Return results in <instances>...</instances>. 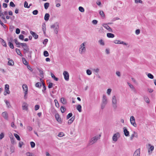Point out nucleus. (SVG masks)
Returning <instances> with one entry per match:
<instances>
[{"label": "nucleus", "mask_w": 156, "mask_h": 156, "mask_svg": "<svg viewBox=\"0 0 156 156\" xmlns=\"http://www.w3.org/2000/svg\"><path fill=\"white\" fill-rule=\"evenodd\" d=\"M107 36L109 38H113L115 37V35L111 33H108Z\"/></svg>", "instance_id": "5701e85b"}, {"label": "nucleus", "mask_w": 156, "mask_h": 156, "mask_svg": "<svg viewBox=\"0 0 156 156\" xmlns=\"http://www.w3.org/2000/svg\"><path fill=\"white\" fill-rule=\"evenodd\" d=\"M49 6V3L48 2H46L44 4V9H47Z\"/></svg>", "instance_id": "cd10ccee"}, {"label": "nucleus", "mask_w": 156, "mask_h": 156, "mask_svg": "<svg viewBox=\"0 0 156 156\" xmlns=\"http://www.w3.org/2000/svg\"><path fill=\"white\" fill-rule=\"evenodd\" d=\"M50 17V15L48 13H46L45 14L44 17V19L45 21H48Z\"/></svg>", "instance_id": "4be33fe9"}, {"label": "nucleus", "mask_w": 156, "mask_h": 156, "mask_svg": "<svg viewBox=\"0 0 156 156\" xmlns=\"http://www.w3.org/2000/svg\"><path fill=\"white\" fill-rule=\"evenodd\" d=\"M130 122L131 124L134 127H136V124L135 122L134 117L132 116L130 118Z\"/></svg>", "instance_id": "1a4fd4ad"}, {"label": "nucleus", "mask_w": 156, "mask_h": 156, "mask_svg": "<svg viewBox=\"0 0 156 156\" xmlns=\"http://www.w3.org/2000/svg\"><path fill=\"white\" fill-rule=\"evenodd\" d=\"M23 90L25 91L24 93V99H26L27 98V94L28 92V87L27 86L26 84H23Z\"/></svg>", "instance_id": "423d86ee"}, {"label": "nucleus", "mask_w": 156, "mask_h": 156, "mask_svg": "<svg viewBox=\"0 0 156 156\" xmlns=\"http://www.w3.org/2000/svg\"><path fill=\"white\" fill-rule=\"evenodd\" d=\"M39 71L40 73V76L42 78H44V73L42 69H37Z\"/></svg>", "instance_id": "412c9836"}, {"label": "nucleus", "mask_w": 156, "mask_h": 156, "mask_svg": "<svg viewBox=\"0 0 156 156\" xmlns=\"http://www.w3.org/2000/svg\"><path fill=\"white\" fill-rule=\"evenodd\" d=\"M0 24L1 25L5 28L6 27V26L1 21V20L0 19Z\"/></svg>", "instance_id": "6e6d98bb"}, {"label": "nucleus", "mask_w": 156, "mask_h": 156, "mask_svg": "<svg viewBox=\"0 0 156 156\" xmlns=\"http://www.w3.org/2000/svg\"><path fill=\"white\" fill-rule=\"evenodd\" d=\"M35 86L38 88H40L41 87V83L38 82L36 84Z\"/></svg>", "instance_id": "c9c22d12"}, {"label": "nucleus", "mask_w": 156, "mask_h": 156, "mask_svg": "<svg viewBox=\"0 0 156 156\" xmlns=\"http://www.w3.org/2000/svg\"><path fill=\"white\" fill-rule=\"evenodd\" d=\"M14 136L18 140H20V136L17 134L14 133Z\"/></svg>", "instance_id": "e433bc0d"}, {"label": "nucleus", "mask_w": 156, "mask_h": 156, "mask_svg": "<svg viewBox=\"0 0 156 156\" xmlns=\"http://www.w3.org/2000/svg\"><path fill=\"white\" fill-rule=\"evenodd\" d=\"M22 59L23 64L27 66L28 65V62L24 58H22Z\"/></svg>", "instance_id": "393cba45"}, {"label": "nucleus", "mask_w": 156, "mask_h": 156, "mask_svg": "<svg viewBox=\"0 0 156 156\" xmlns=\"http://www.w3.org/2000/svg\"><path fill=\"white\" fill-rule=\"evenodd\" d=\"M123 132L125 135L126 136H129V132L127 129V128L126 127H124L123 128Z\"/></svg>", "instance_id": "4468645a"}, {"label": "nucleus", "mask_w": 156, "mask_h": 156, "mask_svg": "<svg viewBox=\"0 0 156 156\" xmlns=\"http://www.w3.org/2000/svg\"><path fill=\"white\" fill-rule=\"evenodd\" d=\"M14 64V61L12 59L9 60L8 61V65L9 66H13Z\"/></svg>", "instance_id": "b1692460"}, {"label": "nucleus", "mask_w": 156, "mask_h": 156, "mask_svg": "<svg viewBox=\"0 0 156 156\" xmlns=\"http://www.w3.org/2000/svg\"><path fill=\"white\" fill-rule=\"evenodd\" d=\"M48 40L47 39H45L44 40V41H43V43L44 44H46L47 43V42H48Z\"/></svg>", "instance_id": "69168bd1"}, {"label": "nucleus", "mask_w": 156, "mask_h": 156, "mask_svg": "<svg viewBox=\"0 0 156 156\" xmlns=\"http://www.w3.org/2000/svg\"><path fill=\"white\" fill-rule=\"evenodd\" d=\"M22 108L23 110H27L28 109V105L26 103H24L22 105Z\"/></svg>", "instance_id": "aec40b11"}, {"label": "nucleus", "mask_w": 156, "mask_h": 156, "mask_svg": "<svg viewBox=\"0 0 156 156\" xmlns=\"http://www.w3.org/2000/svg\"><path fill=\"white\" fill-rule=\"evenodd\" d=\"M86 42H85L81 44L80 46L79 51L80 54H82L85 53L86 51Z\"/></svg>", "instance_id": "f257e3e1"}, {"label": "nucleus", "mask_w": 156, "mask_h": 156, "mask_svg": "<svg viewBox=\"0 0 156 156\" xmlns=\"http://www.w3.org/2000/svg\"><path fill=\"white\" fill-rule=\"evenodd\" d=\"M24 36L23 35H20L19 36V38L20 39L23 40L24 39Z\"/></svg>", "instance_id": "0e129e2a"}, {"label": "nucleus", "mask_w": 156, "mask_h": 156, "mask_svg": "<svg viewBox=\"0 0 156 156\" xmlns=\"http://www.w3.org/2000/svg\"><path fill=\"white\" fill-rule=\"evenodd\" d=\"M16 52L17 53V54L20 55L21 56H23L21 54V53L20 51V50L19 49H18V48H16Z\"/></svg>", "instance_id": "a878e982"}, {"label": "nucleus", "mask_w": 156, "mask_h": 156, "mask_svg": "<svg viewBox=\"0 0 156 156\" xmlns=\"http://www.w3.org/2000/svg\"><path fill=\"white\" fill-rule=\"evenodd\" d=\"M38 11L37 10H35L33 11L32 13L34 15H36L38 14Z\"/></svg>", "instance_id": "5fc2aeb1"}, {"label": "nucleus", "mask_w": 156, "mask_h": 156, "mask_svg": "<svg viewBox=\"0 0 156 156\" xmlns=\"http://www.w3.org/2000/svg\"><path fill=\"white\" fill-rule=\"evenodd\" d=\"M114 42L116 44H120V41L119 40H115L114 41Z\"/></svg>", "instance_id": "864d4df0"}, {"label": "nucleus", "mask_w": 156, "mask_h": 156, "mask_svg": "<svg viewBox=\"0 0 156 156\" xmlns=\"http://www.w3.org/2000/svg\"><path fill=\"white\" fill-rule=\"evenodd\" d=\"M86 73L87 75H90L92 74V72L90 70L88 69L86 70Z\"/></svg>", "instance_id": "58836bf2"}, {"label": "nucleus", "mask_w": 156, "mask_h": 156, "mask_svg": "<svg viewBox=\"0 0 156 156\" xmlns=\"http://www.w3.org/2000/svg\"><path fill=\"white\" fill-rule=\"evenodd\" d=\"M111 90H112L110 89H108L107 90V93L108 95H110L111 93Z\"/></svg>", "instance_id": "052dcab7"}, {"label": "nucleus", "mask_w": 156, "mask_h": 156, "mask_svg": "<svg viewBox=\"0 0 156 156\" xmlns=\"http://www.w3.org/2000/svg\"><path fill=\"white\" fill-rule=\"evenodd\" d=\"M61 101L63 104L65 105L66 103V99L63 98H61Z\"/></svg>", "instance_id": "bb28decb"}, {"label": "nucleus", "mask_w": 156, "mask_h": 156, "mask_svg": "<svg viewBox=\"0 0 156 156\" xmlns=\"http://www.w3.org/2000/svg\"><path fill=\"white\" fill-rule=\"evenodd\" d=\"M140 149H138L134 152L133 156H140Z\"/></svg>", "instance_id": "ddd939ff"}, {"label": "nucleus", "mask_w": 156, "mask_h": 156, "mask_svg": "<svg viewBox=\"0 0 156 156\" xmlns=\"http://www.w3.org/2000/svg\"><path fill=\"white\" fill-rule=\"evenodd\" d=\"M5 102L7 106H8V107L9 108V106H10L9 102L7 100H5Z\"/></svg>", "instance_id": "13d9d810"}, {"label": "nucleus", "mask_w": 156, "mask_h": 156, "mask_svg": "<svg viewBox=\"0 0 156 156\" xmlns=\"http://www.w3.org/2000/svg\"><path fill=\"white\" fill-rule=\"evenodd\" d=\"M93 71H94L96 73H98L100 69L99 68H97L96 69H93Z\"/></svg>", "instance_id": "a19ab883"}, {"label": "nucleus", "mask_w": 156, "mask_h": 156, "mask_svg": "<svg viewBox=\"0 0 156 156\" xmlns=\"http://www.w3.org/2000/svg\"><path fill=\"white\" fill-rule=\"evenodd\" d=\"M61 111L62 113H64L66 111V108L63 106H61Z\"/></svg>", "instance_id": "473e14b6"}, {"label": "nucleus", "mask_w": 156, "mask_h": 156, "mask_svg": "<svg viewBox=\"0 0 156 156\" xmlns=\"http://www.w3.org/2000/svg\"><path fill=\"white\" fill-rule=\"evenodd\" d=\"M98 42L101 45H102L103 46H104L105 45L104 42L101 39V40H99L98 41Z\"/></svg>", "instance_id": "4c0bfd02"}, {"label": "nucleus", "mask_w": 156, "mask_h": 156, "mask_svg": "<svg viewBox=\"0 0 156 156\" xmlns=\"http://www.w3.org/2000/svg\"><path fill=\"white\" fill-rule=\"evenodd\" d=\"M9 5L10 6L12 7H15V4L12 2H10Z\"/></svg>", "instance_id": "603ef678"}, {"label": "nucleus", "mask_w": 156, "mask_h": 156, "mask_svg": "<svg viewBox=\"0 0 156 156\" xmlns=\"http://www.w3.org/2000/svg\"><path fill=\"white\" fill-rule=\"evenodd\" d=\"M107 103V98L106 96L104 95L103 96L102 101L101 104V108L102 109H104Z\"/></svg>", "instance_id": "f03ea898"}, {"label": "nucleus", "mask_w": 156, "mask_h": 156, "mask_svg": "<svg viewBox=\"0 0 156 156\" xmlns=\"http://www.w3.org/2000/svg\"><path fill=\"white\" fill-rule=\"evenodd\" d=\"M79 10L80 12H83L84 11V9L83 7L81 6H80L79 7Z\"/></svg>", "instance_id": "a18cd8bd"}, {"label": "nucleus", "mask_w": 156, "mask_h": 156, "mask_svg": "<svg viewBox=\"0 0 156 156\" xmlns=\"http://www.w3.org/2000/svg\"><path fill=\"white\" fill-rule=\"evenodd\" d=\"M63 75L66 81H68L69 79V75L68 72L66 71H64L63 73Z\"/></svg>", "instance_id": "9d476101"}, {"label": "nucleus", "mask_w": 156, "mask_h": 156, "mask_svg": "<svg viewBox=\"0 0 156 156\" xmlns=\"http://www.w3.org/2000/svg\"><path fill=\"white\" fill-rule=\"evenodd\" d=\"M20 30L19 28H16V33L17 34H19L20 33Z\"/></svg>", "instance_id": "774afa93"}, {"label": "nucleus", "mask_w": 156, "mask_h": 156, "mask_svg": "<svg viewBox=\"0 0 156 156\" xmlns=\"http://www.w3.org/2000/svg\"><path fill=\"white\" fill-rule=\"evenodd\" d=\"M99 14L102 17H105V14H104V12L102 11H100L99 12Z\"/></svg>", "instance_id": "09e8293b"}, {"label": "nucleus", "mask_w": 156, "mask_h": 156, "mask_svg": "<svg viewBox=\"0 0 156 156\" xmlns=\"http://www.w3.org/2000/svg\"><path fill=\"white\" fill-rule=\"evenodd\" d=\"M81 108L82 107L81 105H78L77 106L76 108L77 109L78 111L80 112H81Z\"/></svg>", "instance_id": "c756f323"}, {"label": "nucleus", "mask_w": 156, "mask_h": 156, "mask_svg": "<svg viewBox=\"0 0 156 156\" xmlns=\"http://www.w3.org/2000/svg\"><path fill=\"white\" fill-rule=\"evenodd\" d=\"M135 2L136 3H142L143 1L141 0H134Z\"/></svg>", "instance_id": "3c124183"}, {"label": "nucleus", "mask_w": 156, "mask_h": 156, "mask_svg": "<svg viewBox=\"0 0 156 156\" xmlns=\"http://www.w3.org/2000/svg\"><path fill=\"white\" fill-rule=\"evenodd\" d=\"M140 33V30L139 29H137L135 31V33L136 35H138Z\"/></svg>", "instance_id": "338daca9"}, {"label": "nucleus", "mask_w": 156, "mask_h": 156, "mask_svg": "<svg viewBox=\"0 0 156 156\" xmlns=\"http://www.w3.org/2000/svg\"><path fill=\"white\" fill-rule=\"evenodd\" d=\"M51 28L54 30L55 34H57L58 33L59 28L58 24L57 23H55L51 25Z\"/></svg>", "instance_id": "20e7f679"}, {"label": "nucleus", "mask_w": 156, "mask_h": 156, "mask_svg": "<svg viewBox=\"0 0 156 156\" xmlns=\"http://www.w3.org/2000/svg\"><path fill=\"white\" fill-rule=\"evenodd\" d=\"M148 146L150 147L148 149V152L149 154H150L152 153V151L154 150V146H151L150 144H148Z\"/></svg>", "instance_id": "dca6fc26"}, {"label": "nucleus", "mask_w": 156, "mask_h": 156, "mask_svg": "<svg viewBox=\"0 0 156 156\" xmlns=\"http://www.w3.org/2000/svg\"><path fill=\"white\" fill-rule=\"evenodd\" d=\"M30 144L31 145V147L32 148H34L35 147V143L34 142H30Z\"/></svg>", "instance_id": "49530a36"}, {"label": "nucleus", "mask_w": 156, "mask_h": 156, "mask_svg": "<svg viewBox=\"0 0 156 156\" xmlns=\"http://www.w3.org/2000/svg\"><path fill=\"white\" fill-rule=\"evenodd\" d=\"M75 118V116H73L72 117L71 119L69 120L68 122V123L69 124H71L74 120Z\"/></svg>", "instance_id": "6ab92c4d"}, {"label": "nucleus", "mask_w": 156, "mask_h": 156, "mask_svg": "<svg viewBox=\"0 0 156 156\" xmlns=\"http://www.w3.org/2000/svg\"><path fill=\"white\" fill-rule=\"evenodd\" d=\"M40 108V106L38 105H36L35 106V110L37 111Z\"/></svg>", "instance_id": "bf43d9fd"}, {"label": "nucleus", "mask_w": 156, "mask_h": 156, "mask_svg": "<svg viewBox=\"0 0 156 156\" xmlns=\"http://www.w3.org/2000/svg\"><path fill=\"white\" fill-rule=\"evenodd\" d=\"M42 30H43L44 33V34L45 33V30H46L45 24H43L42 26Z\"/></svg>", "instance_id": "8fccbe9b"}, {"label": "nucleus", "mask_w": 156, "mask_h": 156, "mask_svg": "<svg viewBox=\"0 0 156 156\" xmlns=\"http://www.w3.org/2000/svg\"><path fill=\"white\" fill-rule=\"evenodd\" d=\"M54 102L55 103V105L57 107H59V103L58 102V101L56 99L54 100Z\"/></svg>", "instance_id": "de8ad7c7"}, {"label": "nucleus", "mask_w": 156, "mask_h": 156, "mask_svg": "<svg viewBox=\"0 0 156 156\" xmlns=\"http://www.w3.org/2000/svg\"><path fill=\"white\" fill-rule=\"evenodd\" d=\"M10 93V91L9 90V85L8 84H6L5 85V92L4 94L5 96H6L7 94H9Z\"/></svg>", "instance_id": "0eeeda50"}, {"label": "nucleus", "mask_w": 156, "mask_h": 156, "mask_svg": "<svg viewBox=\"0 0 156 156\" xmlns=\"http://www.w3.org/2000/svg\"><path fill=\"white\" fill-rule=\"evenodd\" d=\"M147 76L151 79H153L154 78V76L151 73H149L147 74Z\"/></svg>", "instance_id": "ea45409f"}, {"label": "nucleus", "mask_w": 156, "mask_h": 156, "mask_svg": "<svg viewBox=\"0 0 156 156\" xmlns=\"http://www.w3.org/2000/svg\"><path fill=\"white\" fill-rule=\"evenodd\" d=\"M2 44L4 47H7V45L5 42V41L2 39Z\"/></svg>", "instance_id": "f704fd0d"}, {"label": "nucleus", "mask_w": 156, "mask_h": 156, "mask_svg": "<svg viewBox=\"0 0 156 156\" xmlns=\"http://www.w3.org/2000/svg\"><path fill=\"white\" fill-rule=\"evenodd\" d=\"M30 34L34 37L35 39H37L38 38V35L36 34L35 32L31 31H30Z\"/></svg>", "instance_id": "f3484780"}, {"label": "nucleus", "mask_w": 156, "mask_h": 156, "mask_svg": "<svg viewBox=\"0 0 156 156\" xmlns=\"http://www.w3.org/2000/svg\"><path fill=\"white\" fill-rule=\"evenodd\" d=\"M26 154L27 156H33V154L32 153L29 152H27Z\"/></svg>", "instance_id": "e2e57ef3"}, {"label": "nucleus", "mask_w": 156, "mask_h": 156, "mask_svg": "<svg viewBox=\"0 0 156 156\" xmlns=\"http://www.w3.org/2000/svg\"><path fill=\"white\" fill-rule=\"evenodd\" d=\"M64 135V133L62 132H60L58 135V136L59 137H62Z\"/></svg>", "instance_id": "4d7b16f0"}, {"label": "nucleus", "mask_w": 156, "mask_h": 156, "mask_svg": "<svg viewBox=\"0 0 156 156\" xmlns=\"http://www.w3.org/2000/svg\"><path fill=\"white\" fill-rule=\"evenodd\" d=\"M98 136H95L91 138L90 140V144H92L96 142L98 140Z\"/></svg>", "instance_id": "6e6552de"}, {"label": "nucleus", "mask_w": 156, "mask_h": 156, "mask_svg": "<svg viewBox=\"0 0 156 156\" xmlns=\"http://www.w3.org/2000/svg\"><path fill=\"white\" fill-rule=\"evenodd\" d=\"M4 15L3 13L2 12L1 10L0 11V17L2 18L3 20H5V17L4 16Z\"/></svg>", "instance_id": "c85d7f7f"}, {"label": "nucleus", "mask_w": 156, "mask_h": 156, "mask_svg": "<svg viewBox=\"0 0 156 156\" xmlns=\"http://www.w3.org/2000/svg\"><path fill=\"white\" fill-rule=\"evenodd\" d=\"M49 53L47 51H44V55L45 57H47L49 56Z\"/></svg>", "instance_id": "37998d69"}, {"label": "nucleus", "mask_w": 156, "mask_h": 156, "mask_svg": "<svg viewBox=\"0 0 156 156\" xmlns=\"http://www.w3.org/2000/svg\"><path fill=\"white\" fill-rule=\"evenodd\" d=\"M119 136V133H115L114 134L113 137H112V140H113L115 142L118 139Z\"/></svg>", "instance_id": "9b49d317"}, {"label": "nucleus", "mask_w": 156, "mask_h": 156, "mask_svg": "<svg viewBox=\"0 0 156 156\" xmlns=\"http://www.w3.org/2000/svg\"><path fill=\"white\" fill-rule=\"evenodd\" d=\"M24 7L25 8H30V6H29L28 5V3L26 1H25L24 2Z\"/></svg>", "instance_id": "79ce46f5"}, {"label": "nucleus", "mask_w": 156, "mask_h": 156, "mask_svg": "<svg viewBox=\"0 0 156 156\" xmlns=\"http://www.w3.org/2000/svg\"><path fill=\"white\" fill-rule=\"evenodd\" d=\"M4 135L3 133H2L0 134V140H2L4 137Z\"/></svg>", "instance_id": "680f3d73"}, {"label": "nucleus", "mask_w": 156, "mask_h": 156, "mask_svg": "<svg viewBox=\"0 0 156 156\" xmlns=\"http://www.w3.org/2000/svg\"><path fill=\"white\" fill-rule=\"evenodd\" d=\"M8 45L10 48L12 49L14 48L13 45L11 42L9 41L8 42Z\"/></svg>", "instance_id": "72a5a7b5"}, {"label": "nucleus", "mask_w": 156, "mask_h": 156, "mask_svg": "<svg viewBox=\"0 0 156 156\" xmlns=\"http://www.w3.org/2000/svg\"><path fill=\"white\" fill-rule=\"evenodd\" d=\"M112 105L114 109H116L117 107V101L116 97L115 95H114L112 96Z\"/></svg>", "instance_id": "7ed1b4c3"}, {"label": "nucleus", "mask_w": 156, "mask_h": 156, "mask_svg": "<svg viewBox=\"0 0 156 156\" xmlns=\"http://www.w3.org/2000/svg\"><path fill=\"white\" fill-rule=\"evenodd\" d=\"M144 99L145 101L147 103H149L150 102L149 98L147 96H144Z\"/></svg>", "instance_id": "7c9ffc66"}, {"label": "nucleus", "mask_w": 156, "mask_h": 156, "mask_svg": "<svg viewBox=\"0 0 156 156\" xmlns=\"http://www.w3.org/2000/svg\"><path fill=\"white\" fill-rule=\"evenodd\" d=\"M73 115V114L72 113H69L66 116V119H69Z\"/></svg>", "instance_id": "c03bdc74"}, {"label": "nucleus", "mask_w": 156, "mask_h": 156, "mask_svg": "<svg viewBox=\"0 0 156 156\" xmlns=\"http://www.w3.org/2000/svg\"><path fill=\"white\" fill-rule=\"evenodd\" d=\"M2 116L6 120H8V114L6 112H4L2 113Z\"/></svg>", "instance_id": "2eb2a0df"}, {"label": "nucleus", "mask_w": 156, "mask_h": 156, "mask_svg": "<svg viewBox=\"0 0 156 156\" xmlns=\"http://www.w3.org/2000/svg\"><path fill=\"white\" fill-rule=\"evenodd\" d=\"M42 85L43 87V89L42 90V92L43 93H45V90H46V87L45 86V84L44 83H42Z\"/></svg>", "instance_id": "2f4dec72"}, {"label": "nucleus", "mask_w": 156, "mask_h": 156, "mask_svg": "<svg viewBox=\"0 0 156 156\" xmlns=\"http://www.w3.org/2000/svg\"><path fill=\"white\" fill-rule=\"evenodd\" d=\"M134 137H138V134L135 131L133 132V133L131 135V137H130V140H132Z\"/></svg>", "instance_id": "a211bd4d"}, {"label": "nucleus", "mask_w": 156, "mask_h": 156, "mask_svg": "<svg viewBox=\"0 0 156 156\" xmlns=\"http://www.w3.org/2000/svg\"><path fill=\"white\" fill-rule=\"evenodd\" d=\"M22 47L24 50V53L25 54L29 52V49L26 43H22Z\"/></svg>", "instance_id": "39448f33"}, {"label": "nucleus", "mask_w": 156, "mask_h": 156, "mask_svg": "<svg viewBox=\"0 0 156 156\" xmlns=\"http://www.w3.org/2000/svg\"><path fill=\"white\" fill-rule=\"evenodd\" d=\"M103 26L106 29H107L109 32H112L113 31L112 29L107 24H104Z\"/></svg>", "instance_id": "f8f14e48"}]
</instances>
